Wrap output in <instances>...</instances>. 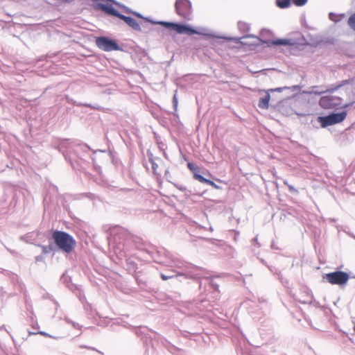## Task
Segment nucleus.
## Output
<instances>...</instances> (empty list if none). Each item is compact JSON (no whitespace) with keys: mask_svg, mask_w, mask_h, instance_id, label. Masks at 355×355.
Wrapping results in <instances>:
<instances>
[{"mask_svg":"<svg viewBox=\"0 0 355 355\" xmlns=\"http://www.w3.org/2000/svg\"><path fill=\"white\" fill-rule=\"evenodd\" d=\"M111 236L110 243H112L116 246V253L119 250L120 253L124 250H128L130 239L133 238V234L129 232L126 229L121 227H115L111 230Z\"/></svg>","mask_w":355,"mask_h":355,"instance_id":"1","label":"nucleus"},{"mask_svg":"<svg viewBox=\"0 0 355 355\" xmlns=\"http://www.w3.org/2000/svg\"><path fill=\"white\" fill-rule=\"evenodd\" d=\"M349 81V80H343L335 87L327 89L329 93L322 96L320 99V106L324 109H338L342 107L344 105L343 99L338 96L332 95L331 93L343 85L348 84Z\"/></svg>","mask_w":355,"mask_h":355,"instance_id":"2","label":"nucleus"},{"mask_svg":"<svg viewBox=\"0 0 355 355\" xmlns=\"http://www.w3.org/2000/svg\"><path fill=\"white\" fill-rule=\"evenodd\" d=\"M192 270H189L186 272H176L175 271H172L169 275H165L163 273L160 274V277L162 280H168L174 277H179L180 282H182L183 279H200L201 278L208 279V277H205V275L208 273V272L200 267L193 266L191 267Z\"/></svg>","mask_w":355,"mask_h":355,"instance_id":"3","label":"nucleus"},{"mask_svg":"<svg viewBox=\"0 0 355 355\" xmlns=\"http://www.w3.org/2000/svg\"><path fill=\"white\" fill-rule=\"evenodd\" d=\"M55 246L66 253H70L76 246V241L69 234L55 230L52 234Z\"/></svg>","mask_w":355,"mask_h":355,"instance_id":"4","label":"nucleus"},{"mask_svg":"<svg viewBox=\"0 0 355 355\" xmlns=\"http://www.w3.org/2000/svg\"><path fill=\"white\" fill-rule=\"evenodd\" d=\"M145 19L153 24H160L164 27L173 30L180 34H187L189 35L199 34L196 30L187 25L164 21H156L148 18H145Z\"/></svg>","mask_w":355,"mask_h":355,"instance_id":"5","label":"nucleus"},{"mask_svg":"<svg viewBox=\"0 0 355 355\" xmlns=\"http://www.w3.org/2000/svg\"><path fill=\"white\" fill-rule=\"evenodd\" d=\"M347 116V112L342 111L339 113H331L327 116H319L318 121L322 128H326L336 123H338L345 120Z\"/></svg>","mask_w":355,"mask_h":355,"instance_id":"6","label":"nucleus"},{"mask_svg":"<svg viewBox=\"0 0 355 355\" xmlns=\"http://www.w3.org/2000/svg\"><path fill=\"white\" fill-rule=\"evenodd\" d=\"M175 7L178 15L187 20L191 19L192 8L191 3L189 0H176Z\"/></svg>","mask_w":355,"mask_h":355,"instance_id":"7","label":"nucleus"},{"mask_svg":"<svg viewBox=\"0 0 355 355\" xmlns=\"http://www.w3.org/2000/svg\"><path fill=\"white\" fill-rule=\"evenodd\" d=\"M323 278L331 284L343 285L347 284L349 276L345 272L335 271L325 274Z\"/></svg>","mask_w":355,"mask_h":355,"instance_id":"8","label":"nucleus"},{"mask_svg":"<svg viewBox=\"0 0 355 355\" xmlns=\"http://www.w3.org/2000/svg\"><path fill=\"white\" fill-rule=\"evenodd\" d=\"M96 44L100 49L105 51L121 50V47L115 40L104 36L97 37Z\"/></svg>","mask_w":355,"mask_h":355,"instance_id":"9","label":"nucleus"},{"mask_svg":"<svg viewBox=\"0 0 355 355\" xmlns=\"http://www.w3.org/2000/svg\"><path fill=\"white\" fill-rule=\"evenodd\" d=\"M153 258L155 262L159 264H162L166 266H173L172 258L170 257V254L168 252L165 253L158 250L154 254Z\"/></svg>","mask_w":355,"mask_h":355,"instance_id":"10","label":"nucleus"},{"mask_svg":"<svg viewBox=\"0 0 355 355\" xmlns=\"http://www.w3.org/2000/svg\"><path fill=\"white\" fill-rule=\"evenodd\" d=\"M119 19L123 20L132 29L135 31H141L139 24L134 18L121 14Z\"/></svg>","mask_w":355,"mask_h":355,"instance_id":"11","label":"nucleus"},{"mask_svg":"<svg viewBox=\"0 0 355 355\" xmlns=\"http://www.w3.org/2000/svg\"><path fill=\"white\" fill-rule=\"evenodd\" d=\"M98 8H100L103 11H105L107 14L117 17L119 18L121 14L118 10H116L115 8H114L112 6H107V5H104L102 3H99Z\"/></svg>","mask_w":355,"mask_h":355,"instance_id":"12","label":"nucleus"},{"mask_svg":"<svg viewBox=\"0 0 355 355\" xmlns=\"http://www.w3.org/2000/svg\"><path fill=\"white\" fill-rule=\"evenodd\" d=\"M270 98V96L269 94V90L266 92L264 96L259 98V107L261 109L267 110L269 107V101Z\"/></svg>","mask_w":355,"mask_h":355,"instance_id":"13","label":"nucleus"},{"mask_svg":"<svg viewBox=\"0 0 355 355\" xmlns=\"http://www.w3.org/2000/svg\"><path fill=\"white\" fill-rule=\"evenodd\" d=\"M272 45H287V46H295L296 42L291 39H277L270 42Z\"/></svg>","mask_w":355,"mask_h":355,"instance_id":"14","label":"nucleus"},{"mask_svg":"<svg viewBox=\"0 0 355 355\" xmlns=\"http://www.w3.org/2000/svg\"><path fill=\"white\" fill-rule=\"evenodd\" d=\"M67 102L69 103H71L73 105H76V106H85V107H91V108H93V109H97L96 107L95 106H93L91 104H88V103H80V102H77L74 100H73L72 98H67Z\"/></svg>","mask_w":355,"mask_h":355,"instance_id":"15","label":"nucleus"},{"mask_svg":"<svg viewBox=\"0 0 355 355\" xmlns=\"http://www.w3.org/2000/svg\"><path fill=\"white\" fill-rule=\"evenodd\" d=\"M299 89V86L297 85H293L292 87H277L275 89H269V92H282V91L285 89H291V91L294 92Z\"/></svg>","mask_w":355,"mask_h":355,"instance_id":"16","label":"nucleus"},{"mask_svg":"<svg viewBox=\"0 0 355 355\" xmlns=\"http://www.w3.org/2000/svg\"><path fill=\"white\" fill-rule=\"evenodd\" d=\"M42 250L44 254H49L53 251H55L56 246L54 244H49V245H40Z\"/></svg>","mask_w":355,"mask_h":355,"instance_id":"17","label":"nucleus"},{"mask_svg":"<svg viewBox=\"0 0 355 355\" xmlns=\"http://www.w3.org/2000/svg\"><path fill=\"white\" fill-rule=\"evenodd\" d=\"M276 4L280 8H286L291 5V0H276Z\"/></svg>","mask_w":355,"mask_h":355,"instance_id":"18","label":"nucleus"},{"mask_svg":"<svg viewBox=\"0 0 355 355\" xmlns=\"http://www.w3.org/2000/svg\"><path fill=\"white\" fill-rule=\"evenodd\" d=\"M312 295L309 292V291H306V297L302 299L301 297H297V300H299V302H302V303H304V304H310L311 302H312Z\"/></svg>","mask_w":355,"mask_h":355,"instance_id":"19","label":"nucleus"},{"mask_svg":"<svg viewBox=\"0 0 355 355\" xmlns=\"http://www.w3.org/2000/svg\"><path fill=\"white\" fill-rule=\"evenodd\" d=\"M347 24L355 32V12L349 17Z\"/></svg>","mask_w":355,"mask_h":355,"instance_id":"20","label":"nucleus"},{"mask_svg":"<svg viewBox=\"0 0 355 355\" xmlns=\"http://www.w3.org/2000/svg\"><path fill=\"white\" fill-rule=\"evenodd\" d=\"M325 92H328L327 90H321L319 89V87H313L311 90L309 92L311 94L320 95L322 94H324Z\"/></svg>","mask_w":355,"mask_h":355,"instance_id":"21","label":"nucleus"},{"mask_svg":"<svg viewBox=\"0 0 355 355\" xmlns=\"http://www.w3.org/2000/svg\"><path fill=\"white\" fill-rule=\"evenodd\" d=\"M344 17V15H341L338 16L334 12H330L329 14V19L331 21H334L335 22L339 21L340 20L341 17Z\"/></svg>","mask_w":355,"mask_h":355,"instance_id":"22","label":"nucleus"},{"mask_svg":"<svg viewBox=\"0 0 355 355\" xmlns=\"http://www.w3.org/2000/svg\"><path fill=\"white\" fill-rule=\"evenodd\" d=\"M193 177L196 180H198L202 183H206L207 182V179L204 178L202 175H200L198 172H194Z\"/></svg>","mask_w":355,"mask_h":355,"instance_id":"23","label":"nucleus"},{"mask_svg":"<svg viewBox=\"0 0 355 355\" xmlns=\"http://www.w3.org/2000/svg\"><path fill=\"white\" fill-rule=\"evenodd\" d=\"M130 242H132L135 244L137 248L139 247V245L141 244V240L140 238L133 235V238L130 239Z\"/></svg>","mask_w":355,"mask_h":355,"instance_id":"24","label":"nucleus"},{"mask_svg":"<svg viewBox=\"0 0 355 355\" xmlns=\"http://www.w3.org/2000/svg\"><path fill=\"white\" fill-rule=\"evenodd\" d=\"M292 1H293V3L295 6H299V7L304 6L308 1V0H292Z\"/></svg>","mask_w":355,"mask_h":355,"instance_id":"25","label":"nucleus"},{"mask_svg":"<svg viewBox=\"0 0 355 355\" xmlns=\"http://www.w3.org/2000/svg\"><path fill=\"white\" fill-rule=\"evenodd\" d=\"M126 263L128 265L130 270L135 269V263L132 260L131 258L126 259Z\"/></svg>","mask_w":355,"mask_h":355,"instance_id":"26","label":"nucleus"},{"mask_svg":"<svg viewBox=\"0 0 355 355\" xmlns=\"http://www.w3.org/2000/svg\"><path fill=\"white\" fill-rule=\"evenodd\" d=\"M176 187L177 189H178L180 191H184L185 192V195H191V192L190 191H189L186 187L183 186V185H176Z\"/></svg>","mask_w":355,"mask_h":355,"instance_id":"27","label":"nucleus"},{"mask_svg":"<svg viewBox=\"0 0 355 355\" xmlns=\"http://www.w3.org/2000/svg\"><path fill=\"white\" fill-rule=\"evenodd\" d=\"M172 263H173V266L171 267H176V268H183L184 266V264L182 262L180 261H176V260H174L172 259Z\"/></svg>","mask_w":355,"mask_h":355,"instance_id":"28","label":"nucleus"},{"mask_svg":"<svg viewBox=\"0 0 355 355\" xmlns=\"http://www.w3.org/2000/svg\"><path fill=\"white\" fill-rule=\"evenodd\" d=\"M187 166L190 171H191L193 173L194 172H198L199 169L196 167L193 163L189 162L187 164Z\"/></svg>","mask_w":355,"mask_h":355,"instance_id":"29","label":"nucleus"},{"mask_svg":"<svg viewBox=\"0 0 355 355\" xmlns=\"http://www.w3.org/2000/svg\"><path fill=\"white\" fill-rule=\"evenodd\" d=\"M149 160L151 163V165H152V169H153V171L155 174L157 173V169L158 168V165L157 164H156L152 159V157H149Z\"/></svg>","mask_w":355,"mask_h":355,"instance_id":"30","label":"nucleus"},{"mask_svg":"<svg viewBox=\"0 0 355 355\" xmlns=\"http://www.w3.org/2000/svg\"><path fill=\"white\" fill-rule=\"evenodd\" d=\"M206 184H209V185H211L212 187H214V189H220V187L217 185L214 182L211 181V180H209L207 179V182H206Z\"/></svg>","mask_w":355,"mask_h":355,"instance_id":"31","label":"nucleus"},{"mask_svg":"<svg viewBox=\"0 0 355 355\" xmlns=\"http://www.w3.org/2000/svg\"><path fill=\"white\" fill-rule=\"evenodd\" d=\"M252 244L254 246H257V248H260L261 244L258 241L257 236L252 240Z\"/></svg>","mask_w":355,"mask_h":355,"instance_id":"32","label":"nucleus"},{"mask_svg":"<svg viewBox=\"0 0 355 355\" xmlns=\"http://www.w3.org/2000/svg\"><path fill=\"white\" fill-rule=\"evenodd\" d=\"M173 107H174L175 110H177V107H178V98H177L176 94H175L173 97Z\"/></svg>","mask_w":355,"mask_h":355,"instance_id":"33","label":"nucleus"},{"mask_svg":"<svg viewBox=\"0 0 355 355\" xmlns=\"http://www.w3.org/2000/svg\"><path fill=\"white\" fill-rule=\"evenodd\" d=\"M209 284L215 289L217 290L218 288V285L214 282V281L211 279L209 281Z\"/></svg>","mask_w":355,"mask_h":355,"instance_id":"34","label":"nucleus"},{"mask_svg":"<svg viewBox=\"0 0 355 355\" xmlns=\"http://www.w3.org/2000/svg\"><path fill=\"white\" fill-rule=\"evenodd\" d=\"M284 183L286 185H288L289 191L291 192H297V190L294 188L292 185H288L286 181H284Z\"/></svg>","mask_w":355,"mask_h":355,"instance_id":"35","label":"nucleus"},{"mask_svg":"<svg viewBox=\"0 0 355 355\" xmlns=\"http://www.w3.org/2000/svg\"><path fill=\"white\" fill-rule=\"evenodd\" d=\"M39 334L46 337H51V336L49 334L44 331H40Z\"/></svg>","mask_w":355,"mask_h":355,"instance_id":"36","label":"nucleus"},{"mask_svg":"<svg viewBox=\"0 0 355 355\" xmlns=\"http://www.w3.org/2000/svg\"><path fill=\"white\" fill-rule=\"evenodd\" d=\"M134 15H136L137 17H139V18H144L143 16L140 13L134 12Z\"/></svg>","mask_w":355,"mask_h":355,"instance_id":"37","label":"nucleus"},{"mask_svg":"<svg viewBox=\"0 0 355 355\" xmlns=\"http://www.w3.org/2000/svg\"><path fill=\"white\" fill-rule=\"evenodd\" d=\"M4 328H5V327H4V326H1V327H0V329L1 330V329H3Z\"/></svg>","mask_w":355,"mask_h":355,"instance_id":"38","label":"nucleus"},{"mask_svg":"<svg viewBox=\"0 0 355 355\" xmlns=\"http://www.w3.org/2000/svg\"><path fill=\"white\" fill-rule=\"evenodd\" d=\"M201 285H202V283H201V282H199V286L200 287V286H201Z\"/></svg>","mask_w":355,"mask_h":355,"instance_id":"39","label":"nucleus"},{"mask_svg":"<svg viewBox=\"0 0 355 355\" xmlns=\"http://www.w3.org/2000/svg\"><path fill=\"white\" fill-rule=\"evenodd\" d=\"M241 24H241V22H240V23H239V27H241Z\"/></svg>","mask_w":355,"mask_h":355,"instance_id":"40","label":"nucleus"}]
</instances>
